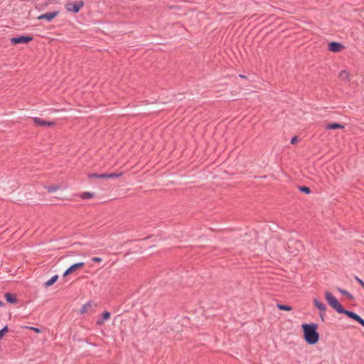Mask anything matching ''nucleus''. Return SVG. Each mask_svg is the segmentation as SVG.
<instances>
[{
    "instance_id": "f257e3e1",
    "label": "nucleus",
    "mask_w": 364,
    "mask_h": 364,
    "mask_svg": "<svg viewBox=\"0 0 364 364\" xmlns=\"http://www.w3.org/2000/svg\"><path fill=\"white\" fill-rule=\"evenodd\" d=\"M301 327L306 342L310 345L317 343L319 340V334L317 332L318 325L316 323H304Z\"/></svg>"
},
{
    "instance_id": "f03ea898",
    "label": "nucleus",
    "mask_w": 364,
    "mask_h": 364,
    "mask_svg": "<svg viewBox=\"0 0 364 364\" xmlns=\"http://www.w3.org/2000/svg\"><path fill=\"white\" fill-rule=\"evenodd\" d=\"M325 299L328 304L338 313L343 311V307L338 302V299L330 291H325Z\"/></svg>"
},
{
    "instance_id": "7ed1b4c3",
    "label": "nucleus",
    "mask_w": 364,
    "mask_h": 364,
    "mask_svg": "<svg viewBox=\"0 0 364 364\" xmlns=\"http://www.w3.org/2000/svg\"><path fill=\"white\" fill-rule=\"evenodd\" d=\"M84 6L82 1L77 2H69L65 4V9L68 11H73V13H78L82 7Z\"/></svg>"
},
{
    "instance_id": "20e7f679",
    "label": "nucleus",
    "mask_w": 364,
    "mask_h": 364,
    "mask_svg": "<svg viewBox=\"0 0 364 364\" xmlns=\"http://www.w3.org/2000/svg\"><path fill=\"white\" fill-rule=\"evenodd\" d=\"M313 304L319 310L320 316L321 319L323 321V317L327 310L326 306L316 298H314L313 299Z\"/></svg>"
},
{
    "instance_id": "39448f33",
    "label": "nucleus",
    "mask_w": 364,
    "mask_h": 364,
    "mask_svg": "<svg viewBox=\"0 0 364 364\" xmlns=\"http://www.w3.org/2000/svg\"><path fill=\"white\" fill-rule=\"evenodd\" d=\"M59 14V11H55L44 14H41L37 17L38 20H46L47 22L52 21Z\"/></svg>"
},
{
    "instance_id": "423d86ee",
    "label": "nucleus",
    "mask_w": 364,
    "mask_h": 364,
    "mask_svg": "<svg viewBox=\"0 0 364 364\" xmlns=\"http://www.w3.org/2000/svg\"><path fill=\"white\" fill-rule=\"evenodd\" d=\"M85 265V263L83 262H80L77 263H75L73 265H71L64 273L63 277H67L73 272H76L77 270L82 268Z\"/></svg>"
},
{
    "instance_id": "0eeeda50",
    "label": "nucleus",
    "mask_w": 364,
    "mask_h": 364,
    "mask_svg": "<svg viewBox=\"0 0 364 364\" xmlns=\"http://www.w3.org/2000/svg\"><path fill=\"white\" fill-rule=\"evenodd\" d=\"M340 314H344L346 316H348L349 318H351L358 322L360 324H361L364 327V320L359 316L358 314H355L354 312L343 309V311H341Z\"/></svg>"
},
{
    "instance_id": "6e6552de",
    "label": "nucleus",
    "mask_w": 364,
    "mask_h": 364,
    "mask_svg": "<svg viewBox=\"0 0 364 364\" xmlns=\"http://www.w3.org/2000/svg\"><path fill=\"white\" fill-rule=\"evenodd\" d=\"M32 40L33 38L31 36H18L11 38V42L13 44L28 43Z\"/></svg>"
},
{
    "instance_id": "1a4fd4ad",
    "label": "nucleus",
    "mask_w": 364,
    "mask_h": 364,
    "mask_svg": "<svg viewBox=\"0 0 364 364\" xmlns=\"http://www.w3.org/2000/svg\"><path fill=\"white\" fill-rule=\"evenodd\" d=\"M345 48V46L338 42H331L328 44V50L333 53H338L342 51Z\"/></svg>"
},
{
    "instance_id": "9d476101",
    "label": "nucleus",
    "mask_w": 364,
    "mask_h": 364,
    "mask_svg": "<svg viewBox=\"0 0 364 364\" xmlns=\"http://www.w3.org/2000/svg\"><path fill=\"white\" fill-rule=\"evenodd\" d=\"M338 77L340 80L344 82H349L351 80V75L347 70H342L338 73Z\"/></svg>"
},
{
    "instance_id": "9b49d317",
    "label": "nucleus",
    "mask_w": 364,
    "mask_h": 364,
    "mask_svg": "<svg viewBox=\"0 0 364 364\" xmlns=\"http://www.w3.org/2000/svg\"><path fill=\"white\" fill-rule=\"evenodd\" d=\"M33 122L36 125L38 126H53L55 124L54 122H47L38 117L33 118Z\"/></svg>"
},
{
    "instance_id": "f8f14e48",
    "label": "nucleus",
    "mask_w": 364,
    "mask_h": 364,
    "mask_svg": "<svg viewBox=\"0 0 364 364\" xmlns=\"http://www.w3.org/2000/svg\"><path fill=\"white\" fill-rule=\"evenodd\" d=\"M111 316V314L108 311H105L103 312L102 315V318L100 319H98L96 322L97 325V326H102L104 322L107 320H108Z\"/></svg>"
},
{
    "instance_id": "ddd939ff",
    "label": "nucleus",
    "mask_w": 364,
    "mask_h": 364,
    "mask_svg": "<svg viewBox=\"0 0 364 364\" xmlns=\"http://www.w3.org/2000/svg\"><path fill=\"white\" fill-rule=\"evenodd\" d=\"M326 129H343L344 126L338 123H329L326 124Z\"/></svg>"
},
{
    "instance_id": "4468645a",
    "label": "nucleus",
    "mask_w": 364,
    "mask_h": 364,
    "mask_svg": "<svg viewBox=\"0 0 364 364\" xmlns=\"http://www.w3.org/2000/svg\"><path fill=\"white\" fill-rule=\"evenodd\" d=\"M6 300L11 304H15L16 302V298L15 296L12 295L10 293H6L5 294Z\"/></svg>"
},
{
    "instance_id": "2eb2a0df",
    "label": "nucleus",
    "mask_w": 364,
    "mask_h": 364,
    "mask_svg": "<svg viewBox=\"0 0 364 364\" xmlns=\"http://www.w3.org/2000/svg\"><path fill=\"white\" fill-rule=\"evenodd\" d=\"M58 275L53 276L51 279H50L45 283V287H48L53 285L58 280Z\"/></svg>"
},
{
    "instance_id": "dca6fc26",
    "label": "nucleus",
    "mask_w": 364,
    "mask_h": 364,
    "mask_svg": "<svg viewBox=\"0 0 364 364\" xmlns=\"http://www.w3.org/2000/svg\"><path fill=\"white\" fill-rule=\"evenodd\" d=\"M88 178H107V173L104 174H97V173H90L88 174Z\"/></svg>"
},
{
    "instance_id": "f3484780",
    "label": "nucleus",
    "mask_w": 364,
    "mask_h": 364,
    "mask_svg": "<svg viewBox=\"0 0 364 364\" xmlns=\"http://www.w3.org/2000/svg\"><path fill=\"white\" fill-rule=\"evenodd\" d=\"M95 193L90 192H84L81 194V198L82 199H90L94 198Z\"/></svg>"
},
{
    "instance_id": "a211bd4d",
    "label": "nucleus",
    "mask_w": 364,
    "mask_h": 364,
    "mask_svg": "<svg viewBox=\"0 0 364 364\" xmlns=\"http://www.w3.org/2000/svg\"><path fill=\"white\" fill-rule=\"evenodd\" d=\"M277 307L280 309V310H282V311H291L292 310V307L290 306H286V305H284V304H277Z\"/></svg>"
},
{
    "instance_id": "6ab92c4d",
    "label": "nucleus",
    "mask_w": 364,
    "mask_h": 364,
    "mask_svg": "<svg viewBox=\"0 0 364 364\" xmlns=\"http://www.w3.org/2000/svg\"><path fill=\"white\" fill-rule=\"evenodd\" d=\"M123 175V172L107 173V178H119Z\"/></svg>"
},
{
    "instance_id": "aec40b11",
    "label": "nucleus",
    "mask_w": 364,
    "mask_h": 364,
    "mask_svg": "<svg viewBox=\"0 0 364 364\" xmlns=\"http://www.w3.org/2000/svg\"><path fill=\"white\" fill-rule=\"evenodd\" d=\"M338 291H339L341 294H343V295L346 296V297H348V299H353V297L352 294H350V293H349L348 291H347L346 290H344V289H340V288H338Z\"/></svg>"
},
{
    "instance_id": "412c9836",
    "label": "nucleus",
    "mask_w": 364,
    "mask_h": 364,
    "mask_svg": "<svg viewBox=\"0 0 364 364\" xmlns=\"http://www.w3.org/2000/svg\"><path fill=\"white\" fill-rule=\"evenodd\" d=\"M9 331V328L7 326H5L2 329L0 330V339H1Z\"/></svg>"
},
{
    "instance_id": "4be33fe9",
    "label": "nucleus",
    "mask_w": 364,
    "mask_h": 364,
    "mask_svg": "<svg viewBox=\"0 0 364 364\" xmlns=\"http://www.w3.org/2000/svg\"><path fill=\"white\" fill-rule=\"evenodd\" d=\"M90 303H87L85 305L82 306V307L80 309V313L81 314L85 313L87 311V308L90 307Z\"/></svg>"
},
{
    "instance_id": "5701e85b",
    "label": "nucleus",
    "mask_w": 364,
    "mask_h": 364,
    "mask_svg": "<svg viewBox=\"0 0 364 364\" xmlns=\"http://www.w3.org/2000/svg\"><path fill=\"white\" fill-rule=\"evenodd\" d=\"M299 189L301 191L306 193H309L311 192L309 188H308L306 186H301L299 188Z\"/></svg>"
},
{
    "instance_id": "b1692460",
    "label": "nucleus",
    "mask_w": 364,
    "mask_h": 364,
    "mask_svg": "<svg viewBox=\"0 0 364 364\" xmlns=\"http://www.w3.org/2000/svg\"><path fill=\"white\" fill-rule=\"evenodd\" d=\"M27 328L33 331L34 332L37 333H40L41 332V329L36 328V327H26Z\"/></svg>"
},
{
    "instance_id": "393cba45",
    "label": "nucleus",
    "mask_w": 364,
    "mask_h": 364,
    "mask_svg": "<svg viewBox=\"0 0 364 364\" xmlns=\"http://www.w3.org/2000/svg\"><path fill=\"white\" fill-rule=\"evenodd\" d=\"M102 258L101 257H94L92 258V261L95 262H102Z\"/></svg>"
},
{
    "instance_id": "a878e982",
    "label": "nucleus",
    "mask_w": 364,
    "mask_h": 364,
    "mask_svg": "<svg viewBox=\"0 0 364 364\" xmlns=\"http://www.w3.org/2000/svg\"><path fill=\"white\" fill-rule=\"evenodd\" d=\"M356 280L358 281V282L363 287V288L364 289V282L363 280H361L359 278H356Z\"/></svg>"
},
{
    "instance_id": "bb28decb",
    "label": "nucleus",
    "mask_w": 364,
    "mask_h": 364,
    "mask_svg": "<svg viewBox=\"0 0 364 364\" xmlns=\"http://www.w3.org/2000/svg\"><path fill=\"white\" fill-rule=\"evenodd\" d=\"M58 187H50L48 188V191L49 192H53V191H55L58 190Z\"/></svg>"
},
{
    "instance_id": "cd10ccee",
    "label": "nucleus",
    "mask_w": 364,
    "mask_h": 364,
    "mask_svg": "<svg viewBox=\"0 0 364 364\" xmlns=\"http://www.w3.org/2000/svg\"><path fill=\"white\" fill-rule=\"evenodd\" d=\"M296 141H297V138H296V136L293 137V138L291 139V143L292 144H296Z\"/></svg>"
},
{
    "instance_id": "c85d7f7f",
    "label": "nucleus",
    "mask_w": 364,
    "mask_h": 364,
    "mask_svg": "<svg viewBox=\"0 0 364 364\" xmlns=\"http://www.w3.org/2000/svg\"><path fill=\"white\" fill-rule=\"evenodd\" d=\"M4 305V304L0 301V306H3Z\"/></svg>"
},
{
    "instance_id": "c756f323",
    "label": "nucleus",
    "mask_w": 364,
    "mask_h": 364,
    "mask_svg": "<svg viewBox=\"0 0 364 364\" xmlns=\"http://www.w3.org/2000/svg\"><path fill=\"white\" fill-rule=\"evenodd\" d=\"M240 77H242V78H245L246 77L242 75H240Z\"/></svg>"
},
{
    "instance_id": "7c9ffc66",
    "label": "nucleus",
    "mask_w": 364,
    "mask_h": 364,
    "mask_svg": "<svg viewBox=\"0 0 364 364\" xmlns=\"http://www.w3.org/2000/svg\"><path fill=\"white\" fill-rule=\"evenodd\" d=\"M293 243H294V245H299V242H294Z\"/></svg>"
},
{
    "instance_id": "2f4dec72",
    "label": "nucleus",
    "mask_w": 364,
    "mask_h": 364,
    "mask_svg": "<svg viewBox=\"0 0 364 364\" xmlns=\"http://www.w3.org/2000/svg\"><path fill=\"white\" fill-rule=\"evenodd\" d=\"M48 4H49L48 2H46V3H45V6H48Z\"/></svg>"
}]
</instances>
